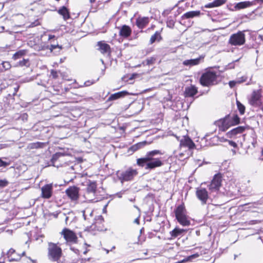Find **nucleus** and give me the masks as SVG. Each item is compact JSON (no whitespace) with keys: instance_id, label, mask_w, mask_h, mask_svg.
<instances>
[{"instance_id":"nucleus-1","label":"nucleus","mask_w":263,"mask_h":263,"mask_svg":"<svg viewBox=\"0 0 263 263\" xmlns=\"http://www.w3.org/2000/svg\"><path fill=\"white\" fill-rule=\"evenodd\" d=\"M160 150H153L148 152L145 156L137 159V164L141 167H145L146 170H153L163 165V162L161 158L155 157L158 155H162Z\"/></svg>"},{"instance_id":"nucleus-2","label":"nucleus","mask_w":263,"mask_h":263,"mask_svg":"<svg viewBox=\"0 0 263 263\" xmlns=\"http://www.w3.org/2000/svg\"><path fill=\"white\" fill-rule=\"evenodd\" d=\"M240 119L237 115H228L223 119L215 122V124L219 127V130L224 132L231 126L239 124Z\"/></svg>"},{"instance_id":"nucleus-3","label":"nucleus","mask_w":263,"mask_h":263,"mask_svg":"<svg viewBox=\"0 0 263 263\" xmlns=\"http://www.w3.org/2000/svg\"><path fill=\"white\" fill-rule=\"evenodd\" d=\"M217 73L212 70H207L203 73L200 78V83L203 86L210 87L217 84Z\"/></svg>"},{"instance_id":"nucleus-4","label":"nucleus","mask_w":263,"mask_h":263,"mask_svg":"<svg viewBox=\"0 0 263 263\" xmlns=\"http://www.w3.org/2000/svg\"><path fill=\"white\" fill-rule=\"evenodd\" d=\"M48 251V258L52 261H58L62 256V249L55 243H49Z\"/></svg>"},{"instance_id":"nucleus-5","label":"nucleus","mask_w":263,"mask_h":263,"mask_svg":"<svg viewBox=\"0 0 263 263\" xmlns=\"http://www.w3.org/2000/svg\"><path fill=\"white\" fill-rule=\"evenodd\" d=\"M177 140L179 141V148L180 149L184 148L186 149L184 150V152L187 153V156H190V151L193 149L195 147V144L192 140L187 136H183L181 139L176 137Z\"/></svg>"},{"instance_id":"nucleus-6","label":"nucleus","mask_w":263,"mask_h":263,"mask_svg":"<svg viewBox=\"0 0 263 263\" xmlns=\"http://www.w3.org/2000/svg\"><path fill=\"white\" fill-rule=\"evenodd\" d=\"M138 174L136 169L132 167H128L126 170L118 173L119 179L122 183L126 181H129L134 179Z\"/></svg>"},{"instance_id":"nucleus-7","label":"nucleus","mask_w":263,"mask_h":263,"mask_svg":"<svg viewBox=\"0 0 263 263\" xmlns=\"http://www.w3.org/2000/svg\"><path fill=\"white\" fill-rule=\"evenodd\" d=\"M246 37L244 31H239L232 34L229 40V44L232 46H241L245 43Z\"/></svg>"},{"instance_id":"nucleus-8","label":"nucleus","mask_w":263,"mask_h":263,"mask_svg":"<svg viewBox=\"0 0 263 263\" xmlns=\"http://www.w3.org/2000/svg\"><path fill=\"white\" fill-rule=\"evenodd\" d=\"M221 176L219 175H215L209 185V190H210L211 192H217L221 186Z\"/></svg>"},{"instance_id":"nucleus-9","label":"nucleus","mask_w":263,"mask_h":263,"mask_svg":"<svg viewBox=\"0 0 263 263\" xmlns=\"http://www.w3.org/2000/svg\"><path fill=\"white\" fill-rule=\"evenodd\" d=\"M96 188L97 186L95 182H91L88 185L86 192L84 195L86 200L92 202H97L98 201V200H95V199H91L90 197L91 194L93 195L95 194Z\"/></svg>"},{"instance_id":"nucleus-10","label":"nucleus","mask_w":263,"mask_h":263,"mask_svg":"<svg viewBox=\"0 0 263 263\" xmlns=\"http://www.w3.org/2000/svg\"><path fill=\"white\" fill-rule=\"evenodd\" d=\"M250 104L254 107H260L261 105L260 94L258 91H254L249 100Z\"/></svg>"},{"instance_id":"nucleus-11","label":"nucleus","mask_w":263,"mask_h":263,"mask_svg":"<svg viewBox=\"0 0 263 263\" xmlns=\"http://www.w3.org/2000/svg\"><path fill=\"white\" fill-rule=\"evenodd\" d=\"M246 127L245 126H238L227 133V136L230 138H236L239 137L241 135L245 130Z\"/></svg>"},{"instance_id":"nucleus-12","label":"nucleus","mask_w":263,"mask_h":263,"mask_svg":"<svg viewBox=\"0 0 263 263\" xmlns=\"http://www.w3.org/2000/svg\"><path fill=\"white\" fill-rule=\"evenodd\" d=\"M196 194L198 199L201 201L202 204L206 203L209 196L205 189L202 187L197 189Z\"/></svg>"},{"instance_id":"nucleus-13","label":"nucleus","mask_w":263,"mask_h":263,"mask_svg":"<svg viewBox=\"0 0 263 263\" xmlns=\"http://www.w3.org/2000/svg\"><path fill=\"white\" fill-rule=\"evenodd\" d=\"M52 184H47L41 188V197L45 199L50 198L52 195Z\"/></svg>"},{"instance_id":"nucleus-14","label":"nucleus","mask_w":263,"mask_h":263,"mask_svg":"<svg viewBox=\"0 0 263 263\" xmlns=\"http://www.w3.org/2000/svg\"><path fill=\"white\" fill-rule=\"evenodd\" d=\"M62 234L67 241L76 242L77 240L76 234L71 230L65 229L62 232Z\"/></svg>"},{"instance_id":"nucleus-15","label":"nucleus","mask_w":263,"mask_h":263,"mask_svg":"<svg viewBox=\"0 0 263 263\" xmlns=\"http://www.w3.org/2000/svg\"><path fill=\"white\" fill-rule=\"evenodd\" d=\"M79 191L78 187L73 186L68 187L66 190V193L72 200H77L79 198Z\"/></svg>"},{"instance_id":"nucleus-16","label":"nucleus","mask_w":263,"mask_h":263,"mask_svg":"<svg viewBox=\"0 0 263 263\" xmlns=\"http://www.w3.org/2000/svg\"><path fill=\"white\" fill-rule=\"evenodd\" d=\"M8 260L11 261H17L21 259V255L17 253L15 250L12 248L9 249L6 254Z\"/></svg>"},{"instance_id":"nucleus-17","label":"nucleus","mask_w":263,"mask_h":263,"mask_svg":"<svg viewBox=\"0 0 263 263\" xmlns=\"http://www.w3.org/2000/svg\"><path fill=\"white\" fill-rule=\"evenodd\" d=\"M176 219L183 217L187 215L185 206L183 204L178 205L175 210Z\"/></svg>"},{"instance_id":"nucleus-18","label":"nucleus","mask_w":263,"mask_h":263,"mask_svg":"<svg viewBox=\"0 0 263 263\" xmlns=\"http://www.w3.org/2000/svg\"><path fill=\"white\" fill-rule=\"evenodd\" d=\"M198 92L196 87L193 85L185 87L184 92L185 97H193Z\"/></svg>"},{"instance_id":"nucleus-19","label":"nucleus","mask_w":263,"mask_h":263,"mask_svg":"<svg viewBox=\"0 0 263 263\" xmlns=\"http://www.w3.org/2000/svg\"><path fill=\"white\" fill-rule=\"evenodd\" d=\"M253 5V3L252 2L250 1H244L235 4L234 7V9L233 10L236 11L242 9H245L248 7H251Z\"/></svg>"},{"instance_id":"nucleus-20","label":"nucleus","mask_w":263,"mask_h":263,"mask_svg":"<svg viewBox=\"0 0 263 263\" xmlns=\"http://www.w3.org/2000/svg\"><path fill=\"white\" fill-rule=\"evenodd\" d=\"M149 18L148 17H139L136 20V25L138 28L143 29L149 23Z\"/></svg>"},{"instance_id":"nucleus-21","label":"nucleus","mask_w":263,"mask_h":263,"mask_svg":"<svg viewBox=\"0 0 263 263\" xmlns=\"http://www.w3.org/2000/svg\"><path fill=\"white\" fill-rule=\"evenodd\" d=\"M127 95H128V92L126 91H122L118 92L117 93L111 95L107 99V101H111L113 100H116L119 98H123Z\"/></svg>"},{"instance_id":"nucleus-22","label":"nucleus","mask_w":263,"mask_h":263,"mask_svg":"<svg viewBox=\"0 0 263 263\" xmlns=\"http://www.w3.org/2000/svg\"><path fill=\"white\" fill-rule=\"evenodd\" d=\"M203 57H200L194 59L186 60L183 62V64L185 66H189L196 65L200 63L201 60L203 59Z\"/></svg>"},{"instance_id":"nucleus-23","label":"nucleus","mask_w":263,"mask_h":263,"mask_svg":"<svg viewBox=\"0 0 263 263\" xmlns=\"http://www.w3.org/2000/svg\"><path fill=\"white\" fill-rule=\"evenodd\" d=\"M43 49H49L50 52L53 51L54 50L58 49L57 51L55 52L58 53H59L61 50L62 49V46L59 45L58 44H54V42L51 43L50 45L44 46L42 47Z\"/></svg>"},{"instance_id":"nucleus-24","label":"nucleus","mask_w":263,"mask_h":263,"mask_svg":"<svg viewBox=\"0 0 263 263\" xmlns=\"http://www.w3.org/2000/svg\"><path fill=\"white\" fill-rule=\"evenodd\" d=\"M132 32L130 28L126 25H124L120 29L119 34L123 37H128Z\"/></svg>"},{"instance_id":"nucleus-25","label":"nucleus","mask_w":263,"mask_h":263,"mask_svg":"<svg viewBox=\"0 0 263 263\" xmlns=\"http://www.w3.org/2000/svg\"><path fill=\"white\" fill-rule=\"evenodd\" d=\"M200 14V11H189L184 13L182 16V20L193 18L194 17L199 16Z\"/></svg>"},{"instance_id":"nucleus-26","label":"nucleus","mask_w":263,"mask_h":263,"mask_svg":"<svg viewBox=\"0 0 263 263\" xmlns=\"http://www.w3.org/2000/svg\"><path fill=\"white\" fill-rule=\"evenodd\" d=\"M98 46H99V50L102 53H106L109 52L110 46L107 44L103 43L102 42H99L98 43Z\"/></svg>"},{"instance_id":"nucleus-27","label":"nucleus","mask_w":263,"mask_h":263,"mask_svg":"<svg viewBox=\"0 0 263 263\" xmlns=\"http://www.w3.org/2000/svg\"><path fill=\"white\" fill-rule=\"evenodd\" d=\"M226 2V0H215L212 3L205 5L204 7L206 8L217 7L222 5Z\"/></svg>"},{"instance_id":"nucleus-28","label":"nucleus","mask_w":263,"mask_h":263,"mask_svg":"<svg viewBox=\"0 0 263 263\" xmlns=\"http://www.w3.org/2000/svg\"><path fill=\"white\" fill-rule=\"evenodd\" d=\"M58 13L63 16L64 20H67L70 17V14L68 10L65 6H63L58 10Z\"/></svg>"},{"instance_id":"nucleus-29","label":"nucleus","mask_w":263,"mask_h":263,"mask_svg":"<svg viewBox=\"0 0 263 263\" xmlns=\"http://www.w3.org/2000/svg\"><path fill=\"white\" fill-rule=\"evenodd\" d=\"M184 232L185 230L184 229L176 228L173 231L170 232V235L172 237L176 238L181 236Z\"/></svg>"},{"instance_id":"nucleus-30","label":"nucleus","mask_w":263,"mask_h":263,"mask_svg":"<svg viewBox=\"0 0 263 263\" xmlns=\"http://www.w3.org/2000/svg\"><path fill=\"white\" fill-rule=\"evenodd\" d=\"M178 222L183 226H189L191 224L190 220L189 219V217L186 215L177 219Z\"/></svg>"},{"instance_id":"nucleus-31","label":"nucleus","mask_w":263,"mask_h":263,"mask_svg":"<svg viewBox=\"0 0 263 263\" xmlns=\"http://www.w3.org/2000/svg\"><path fill=\"white\" fill-rule=\"evenodd\" d=\"M146 143H147V142L145 141L137 143L132 145L130 147V150L133 152L137 151L138 149L142 148V147L145 146L146 145Z\"/></svg>"},{"instance_id":"nucleus-32","label":"nucleus","mask_w":263,"mask_h":263,"mask_svg":"<svg viewBox=\"0 0 263 263\" xmlns=\"http://www.w3.org/2000/svg\"><path fill=\"white\" fill-rule=\"evenodd\" d=\"M83 216L85 220H90L92 217L93 211L89 209H86L82 211Z\"/></svg>"},{"instance_id":"nucleus-33","label":"nucleus","mask_w":263,"mask_h":263,"mask_svg":"<svg viewBox=\"0 0 263 263\" xmlns=\"http://www.w3.org/2000/svg\"><path fill=\"white\" fill-rule=\"evenodd\" d=\"M162 37L160 35V32L158 31H157L154 35H153L150 39V44L154 43L155 41H159L161 40Z\"/></svg>"},{"instance_id":"nucleus-34","label":"nucleus","mask_w":263,"mask_h":263,"mask_svg":"<svg viewBox=\"0 0 263 263\" xmlns=\"http://www.w3.org/2000/svg\"><path fill=\"white\" fill-rule=\"evenodd\" d=\"M26 54V51L24 50H21L15 52L12 57V59L14 60H16L17 59H21Z\"/></svg>"},{"instance_id":"nucleus-35","label":"nucleus","mask_w":263,"mask_h":263,"mask_svg":"<svg viewBox=\"0 0 263 263\" xmlns=\"http://www.w3.org/2000/svg\"><path fill=\"white\" fill-rule=\"evenodd\" d=\"M2 65L3 68L1 69V71L8 70L11 67V65L10 63L7 61L3 62L2 63Z\"/></svg>"},{"instance_id":"nucleus-36","label":"nucleus","mask_w":263,"mask_h":263,"mask_svg":"<svg viewBox=\"0 0 263 263\" xmlns=\"http://www.w3.org/2000/svg\"><path fill=\"white\" fill-rule=\"evenodd\" d=\"M156 58L155 57H149L143 61V63L146 65H152L155 63Z\"/></svg>"},{"instance_id":"nucleus-37","label":"nucleus","mask_w":263,"mask_h":263,"mask_svg":"<svg viewBox=\"0 0 263 263\" xmlns=\"http://www.w3.org/2000/svg\"><path fill=\"white\" fill-rule=\"evenodd\" d=\"M236 104L237 106V108L239 111V113L240 115L244 114L245 112V106L242 104L239 101H236Z\"/></svg>"},{"instance_id":"nucleus-38","label":"nucleus","mask_w":263,"mask_h":263,"mask_svg":"<svg viewBox=\"0 0 263 263\" xmlns=\"http://www.w3.org/2000/svg\"><path fill=\"white\" fill-rule=\"evenodd\" d=\"M220 137L218 136H214L210 139L209 144L211 145H215L218 144L219 142Z\"/></svg>"},{"instance_id":"nucleus-39","label":"nucleus","mask_w":263,"mask_h":263,"mask_svg":"<svg viewBox=\"0 0 263 263\" xmlns=\"http://www.w3.org/2000/svg\"><path fill=\"white\" fill-rule=\"evenodd\" d=\"M64 156V154L62 153H56L54 154L51 159V161L52 163H54L55 161H56L59 158L63 157Z\"/></svg>"},{"instance_id":"nucleus-40","label":"nucleus","mask_w":263,"mask_h":263,"mask_svg":"<svg viewBox=\"0 0 263 263\" xmlns=\"http://www.w3.org/2000/svg\"><path fill=\"white\" fill-rule=\"evenodd\" d=\"M166 24L167 27L171 28H173L175 25V21L170 18H168L166 22Z\"/></svg>"},{"instance_id":"nucleus-41","label":"nucleus","mask_w":263,"mask_h":263,"mask_svg":"<svg viewBox=\"0 0 263 263\" xmlns=\"http://www.w3.org/2000/svg\"><path fill=\"white\" fill-rule=\"evenodd\" d=\"M43 145H44L43 143L37 142L33 143L31 144V148H40V147H42V146Z\"/></svg>"},{"instance_id":"nucleus-42","label":"nucleus","mask_w":263,"mask_h":263,"mask_svg":"<svg viewBox=\"0 0 263 263\" xmlns=\"http://www.w3.org/2000/svg\"><path fill=\"white\" fill-rule=\"evenodd\" d=\"M247 79V77L242 76L240 78H237L235 80H236V81H237V84H240L241 83H243V82L246 81Z\"/></svg>"},{"instance_id":"nucleus-43","label":"nucleus","mask_w":263,"mask_h":263,"mask_svg":"<svg viewBox=\"0 0 263 263\" xmlns=\"http://www.w3.org/2000/svg\"><path fill=\"white\" fill-rule=\"evenodd\" d=\"M8 184V182L6 180H0V187H5Z\"/></svg>"},{"instance_id":"nucleus-44","label":"nucleus","mask_w":263,"mask_h":263,"mask_svg":"<svg viewBox=\"0 0 263 263\" xmlns=\"http://www.w3.org/2000/svg\"><path fill=\"white\" fill-rule=\"evenodd\" d=\"M28 62V60L23 59V60L20 61L18 64L20 66H23L26 65Z\"/></svg>"},{"instance_id":"nucleus-45","label":"nucleus","mask_w":263,"mask_h":263,"mask_svg":"<svg viewBox=\"0 0 263 263\" xmlns=\"http://www.w3.org/2000/svg\"><path fill=\"white\" fill-rule=\"evenodd\" d=\"M55 39H57L55 35L51 34L48 35V40L50 42V43L54 42Z\"/></svg>"},{"instance_id":"nucleus-46","label":"nucleus","mask_w":263,"mask_h":263,"mask_svg":"<svg viewBox=\"0 0 263 263\" xmlns=\"http://www.w3.org/2000/svg\"><path fill=\"white\" fill-rule=\"evenodd\" d=\"M9 165V163L3 161L1 159H0V167H6Z\"/></svg>"},{"instance_id":"nucleus-47","label":"nucleus","mask_w":263,"mask_h":263,"mask_svg":"<svg viewBox=\"0 0 263 263\" xmlns=\"http://www.w3.org/2000/svg\"><path fill=\"white\" fill-rule=\"evenodd\" d=\"M236 84H237V82L235 80L229 82V85L231 88L234 87Z\"/></svg>"},{"instance_id":"nucleus-48","label":"nucleus","mask_w":263,"mask_h":263,"mask_svg":"<svg viewBox=\"0 0 263 263\" xmlns=\"http://www.w3.org/2000/svg\"><path fill=\"white\" fill-rule=\"evenodd\" d=\"M199 256V254L196 253V254H193V255H192L191 256H189L187 257V258H186V260H190L193 258H197Z\"/></svg>"},{"instance_id":"nucleus-49","label":"nucleus","mask_w":263,"mask_h":263,"mask_svg":"<svg viewBox=\"0 0 263 263\" xmlns=\"http://www.w3.org/2000/svg\"><path fill=\"white\" fill-rule=\"evenodd\" d=\"M95 81H86L85 83H84V85L85 86H90L91 85L93 84V83H95Z\"/></svg>"},{"instance_id":"nucleus-50","label":"nucleus","mask_w":263,"mask_h":263,"mask_svg":"<svg viewBox=\"0 0 263 263\" xmlns=\"http://www.w3.org/2000/svg\"><path fill=\"white\" fill-rule=\"evenodd\" d=\"M228 142H229V145L233 146V147H236L237 145V144L232 141L228 140Z\"/></svg>"},{"instance_id":"nucleus-51","label":"nucleus","mask_w":263,"mask_h":263,"mask_svg":"<svg viewBox=\"0 0 263 263\" xmlns=\"http://www.w3.org/2000/svg\"><path fill=\"white\" fill-rule=\"evenodd\" d=\"M183 156H185L186 158H187L189 156H187V153L185 152L184 153H180L179 154L178 158L179 159L182 158Z\"/></svg>"},{"instance_id":"nucleus-52","label":"nucleus","mask_w":263,"mask_h":263,"mask_svg":"<svg viewBox=\"0 0 263 263\" xmlns=\"http://www.w3.org/2000/svg\"><path fill=\"white\" fill-rule=\"evenodd\" d=\"M18 89H19V86H18L14 87V88H13L14 90H13V94H12V95L13 96L16 95V92L18 90Z\"/></svg>"},{"instance_id":"nucleus-53","label":"nucleus","mask_w":263,"mask_h":263,"mask_svg":"<svg viewBox=\"0 0 263 263\" xmlns=\"http://www.w3.org/2000/svg\"><path fill=\"white\" fill-rule=\"evenodd\" d=\"M172 10V9L164 10V12H163V15H168L171 12Z\"/></svg>"},{"instance_id":"nucleus-54","label":"nucleus","mask_w":263,"mask_h":263,"mask_svg":"<svg viewBox=\"0 0 263 263\" xmlns=\"http://www.w3.org/2000/svg\"><path fill=\"white\" fill-rule=\"evenodd\" d=\"M59 213H60L57 212L51 214V215H52L54 217L57 218Z\"/></svg>"},{"instance_id":"nucleus-55","label":"nucleus","mask_w":263,"mask_h":263,"mask_svg":"<svg viewBox=\"0 0 263 263\" xmlns=\"http://www.w3.org/2000/svg\"><path fill=\"white\" fill-rule=\"evenodd\" d=\"M228 140H227V139H226L225 138H224L223 137H221L220 138V139H219V142H225V141H228Z\"/></svg>"},{"instance_id":"nucleus-56","label":"nucleus","mask_w":263,"mask_h":263,"mask_svg":"<svg viewBox=\"0 0 263 263\" xmlns=\"http://www.w3.org/2000/svg\"><path fill=\"white\" fill-rule=\"evenodd\" d=\"M210 135L209 133H207L205 136L204 137L203 139L205 140H208V137Z\"/></svg>"},{"instance_id":"nucleus-57","label":"nucleus","mask_w":263,"mask_h":263,"mask_svg":"<svg viewBox=\"0 0 263 263\" xmlns=\"http://www.w3.org/2000/svg\"><path fill=\"white\" fill-rule=\"evenodd\" d=\"M51 74H52L53 77H56L57 72L55 71H54L53 70H52L51 71Z\"/></svg>"},{"instance_id":"nucleus-58","label":"nucleus","mask_w":263,"mask_h":263,"mask_svg":"<svg viewBox=\"0 0 263 263\" xmlns=\"http://www.w3.org/2000/svg\"><path fill=\"white\" fill-rule=\"evenodd\" d=\"M256 143V141L255 140H253V142H252V144L253 145V147H255V145Z\"/></svg>"},{"instance_id":"nucleus-59","label":"nucleus","mask_w":263,"mask_h":263,"mask_svg":"<svg viewBox=\"0 0 263 263\" xmlns=\"http://www.w3.org/2000/svg\"><path fill=\"white\" fill-rule=\"evenodd\" d=\"M135 222L139 223V219L138 218L135 220Z\"/></svg>"},{"instance_id":"nucleus-60","label":"nucleus","mask_w":263,"mask_h":263,"mask_svg":"<svg viewBox=\"0 0 263 263\" xmlns=\"http://www.w3.org/2000/svg\"><path fill=\"white\" fill-rule=\"evenodd\" d=\"M95 1L96 0H89L90 3L91 4L95 3Z\"/></svg>"},{"instance_id":"nucleus-61","label":"nucleus","mask_w":263,"mask_h":263,"mask_svg":"<svg viewBox=\"0 0 263 263\" xmlns=\"http://www.w3.org/2000/svg\"><path fill=\"white\" fill-rule=\"evenodd\" d=\"M27 114H24V115H23V118H27Z\"/></svg>"},{"instance_id":"nucleus-62","label":"nucleus","mask_w":263,"mask_h":263,"mask_svg":"<svg viewBox=\"0 0 263 263\" xmlns=\"http://www.w3.org/2000/svg\"><path fill=\"white\" fill-rule=\"evenodd\" d=\"M68 220V217L66 216L65 218V222H67Z\"/></svg>"},{"instance_id":"nucleus-63","label":"nucleus","mask_w":263,"mask_h":263,"mask_svg":"<svg viewBox=\"0 0 263 263\" xmlns=\"http://www.w3.org/2000/svg\"><path fill=\"white\" fill-rule=\"evenodd\" d=\"M25 252H23L22 253V254L21 255V257H22V256H24V255H25Z\"/></svg>"},{"instance_id":"nucleus-64","label":"nucleus","mask_w":263,"mask_h":263,"mask_svg":"<svg viewBox=\"0 0 263 263\" xmlns=\"http://www.w3.org/2000/svg\"><path fill=\"white\" fill-rule=\"evenodd\" d=\"M232 152H233V153L234 154H236V151H235V150H234V149H232Z\"/></svg>"}]
</instances>
